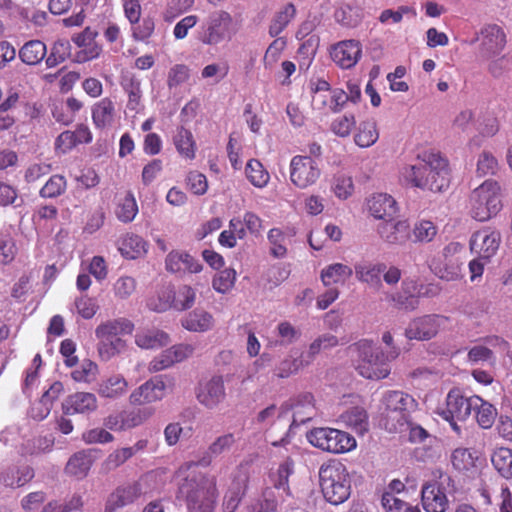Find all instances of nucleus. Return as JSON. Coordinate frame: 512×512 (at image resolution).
<instances>
[{"label":"nucleus","mask_w":512,"mask_h":512,"mask_svg":"<svg viewBox=\"0 0 512 512\" xmlns=\"http://www.w3.org/2000/svg\"><path fill=\"white\" fill-rule=\"evenodd\" d=\"M187 186L193 194L203 195L207 192L208 181L203 173L190 171L187 175Z\"/></svg>","instance_id":"63"},{"label":"nucleus","mask_w":512,"mask_h":512,"mask_svg":"<svg viewBox=\"0 0 512 512\" xmlns=\"http://www.w3.org/2000/svg\"><path fill=\"white\" fill-rule=\"evenodd\" d=\"M340 418L347 427H350L361 435L368 431L369 417L367 411L363 407H351L342 413Z\"/></svg>","instance_id":"32"},{"label":"nucleus","mask_w":512,"mask_h":512,"mask_svg":"<svg viewBox=\"0 0 512 512\" xmlns=\"http://www.w3.org/2000/svg\"><path fill=\"white\" fill-rule=\"evenodd\" d=\"M382 402L385 406V427L390 432L402 431L410 426V413L417 407L416 400L403 391H388Z\"/></svg>","instance_id":"7"},{"label":"nucleus","mask_w":512,"mask_h":512,"mask_svg":"<svg viewBox=\"0 0 512 512\" xmlns=\"http://www.w3.org/2000/svg\"><path fill=\"white\" fill-rule=\"evenodd\" d=\"M115 213L121 222L129 223L134 220L138 213V206L132 193H127V195L119 202Z\"/></svg>","instance_id":"47"},{"label":"nucleus","mask_w":512,"mask_h":512,"mask_svg":"<svg viewBox=\"0 0 512 512\" xmlns=\"http://www.w3.org/2000/svg\"><path fill=\"white\" fill-rule=\"evenodd\" d=\"M119 251L127 259H137L147 252V243L139 235L126 234L120 241Z\"/></svg>","instance_id":"34"},{"label":"nucleus","mask_w":512,"mask_h":512,"mask_svg":"<svg viewBox=\"0 0 512 512\" xmlns=\"http://www.w3.org/2000/svg\"><path fill=\"white\" fill-rule=\"evenodd\" d=\"M379 139V130L374 119L361 121L354 134V142L361 148L374 145Z\"/></svg>","instance_id":"33"},{"label":"nucleus","mask_w":512,"mask_h":512,"mask_svg":"<svg viewBox=\"0 0 512 512\" xmlns=\"http://www.w3.org/2000/svg\"><path fill=\"white\" fill-rule=\"evenodd\" d=\"M121 85L128 95L127 108L132 111H137L141 106L142 99L140 80L134 75L125 76Z\"/></svg>","instance_id":"41"},{"label":"nucleus","mask_w":512,"mask_h":512,"mask_svg":"<svg viewBox=\"0 0 512 512\" xmlns=\"http://www.w3.org/2000/svg\"><path fill=\"white\" fill-rule=\"evenodd\" d=\"M389 299L397 309L404 311H413L419 306V300L416 299L415 295H407L402 291L391 294Z\"/></svg>","instance_id":"64"},{"label":"nucleus","mask_w":512,"mask_h":512,"mask_svg":"<svg viewBox=\"0 0 512 512\" xmlns=\"http://www.w3.org/2000/svg\"><path fill=\"white\" fill-rule=\"evenodd\" d=\"M155 30L154 19L150 16L144 17L139 20L137 24H131L132 37L136 41L148 40Z\"/></svg>","instance_id":"52"},{"label":"nucleus","mask_w":512,"mask_h":512,"mask_svg":"<svg viewBox=\"0 0 512 512\" xmlns=\"http://www.w3.org/2000/svg\"><path fill=\"white\" fill-rule=\"evenodd\" d=\"M98 407L95 394L90 392H76L69 395L62 404L63 413L66 415L88 414Z\"/></svg>","instance_id":"22"},{"label":"nucleus","mask_w":512,"mask_h":512,"mask_svg":"<svg viewBox=\"0 0 512 512\" xmlns=\"http://www.w3.org/2000/svg\"><path fill=\"white\" fill-rule=\"evenodd\" d=\"M324 498L333 505L345 502L351 493V480L346 466L338 460L324 463L319 469Z\"/></svg>","instance_id":"4"},{"label":"nucleus","mask_w":512,"mask_h":512,"mask_svg":"<svg viewBox=\"0 0 512 512\" xmlns=\"http://www.w3.org/2000/svg\"><path fill=\"white\" fill-rule=\"evenodd\" d=\"M232 21L231 15L226 11L220 10L212 13L207 22L203 42L215 45L223 41L229 33Z\"/></svg>","instance_id":"19"},{"label":"nucleus","mask_w":512,"mask_h":512,"mask_svg":"<svg viewBox=\"0 0 512 512\" xmlns=\"http://www.w3.org/2000/svg\"><path fill=\"white\" fill-rule=\"evenodd\" d=\"M438 233L437 226L430 220H419L414 224L410 235L413 237L414 242L418 243H429L431 242Z\"/></svg>","instance_id":"45"},{"label":"nucleus","mask_w":512,"mask_h":512,"mask_svg":"<svg viewBox=\"0 0 512 512\" xmlns=\"http://www.w3.org/2000/svg\"><path fill=\"white\" fill-rule=\"evenodd\" d=\"M176 381L169 374L155 376L137 387L129 395L131 405L150 404L162 400L168 391H173Z\"/></svg>","instance_id":"10"},{"label":"nucleus","mask_w":512,"mask_h":512,"mask_svg":"<svg viewBox=\"0 0 512 512\" xmlns=\"http://www.w3.org/2000/svg\"><path fill=\"white\" fill-rule=\"evenodd\" d=\"M353 274L350 266L342 263H333L321 271V280L324 286L344 284Z\"/></svg>","instance_id":"35"},{"label":"nucleus","mask_w":512,"mask_h":512,"mask_svg":"<svg viewBox=\"0 0 512 512\" xmlns=\"http://www.w3.org/2000/svg\"><path fill=\"white\" fill-rule=\"evenodd\" d=\"M67 187V182L62 175H53L40 189L39 194L43 198H56L62 195Z\"/></svg>","instance_id":"49"},{"label":"nucleus","mask_w":512,"mask_h":512,"mask_svg":"<svg viewBox=\"0 0 512 512\" xmlns=\"http://www.w3.org/2000/svg\"><path fill=\"white\" fill-rule=\"evenodd\" d=\"M472 410L475 411L476 421L481 428L489 429L493 426L497 416V410L492 404L478 396L477 406H473Z\"/></svg>","instance_id":"44"},{"label":"nucleus","mask_w":512,"mask_h":512,"mask_svg":"<svg viewBox=\"0 0 512 512\" xmlns=\"http://www.w3.org/2000/svg\"><path fill=\"white\" fill-rule=\"evenodd\" d=\"M172 140L176 151L182 158L190 161L195 159L197 144L189 129L184 126L177 127Z\"/></svg>","instance_id":"26"},{"label":"nucleus","mask_w":512,"mask_h":512,"mask_svg":"<svg viewBox=\"0 0 512 512\" xmlns=\"http://www.w3.org/2000/svg\"><path fill=\"white\" fill-rule=\"evenodd\" d=\"M355 123L356 121L353 114H345L332 121L331 131L335 135L345 138L350 135Z\"/></svg>","instance_id":"59"},{"label":"nucleus","mask_w":512,"mask_h":512,"mask_svg":"<svg viewBox=\"0 0 512 512\" xmlns=\"http://www.w3.org/2000/svg\"><path fill=\"white\" fill-rule=\"evenodd\" d=\"M169 342V335L157 328L141 329L135 335V344L141 349H159Z\"/></svg>","instance_id":"28"},{"label":"nucleus","mask_w":512,"mask_h":512,"mask_svg":"<svg viewBox=\"0 0 512 512\" xmlns=\"http://www.w3.org/2000/svg\"><path fill=\"white\" fill-rule=\"evenodd\" d=\"M430 268L436 276L446 281H455L462 276L458 258L436 257L431 261Z\"/></svg>","instance_id":"27"},{"label":"nucleus","mask_w":512,"mask_h":512,"mask_svg":"<svg viewBox=\"0 0 512 512\" xmlns=\"http://www.w3.org/2000/svg\"><path fill=\"white\" fill-rule=\"evenodd\" d=\"M289 171L291 183L299 189H306L316 184L321 176L318 162L308 155L292 157Z\"/></svg>","instance_id":"13"},{"label":"nucleus","mask_w":512,"mask_h":512,"mask_svg":"<svg viewBox=\"0 0 512 512\" xmlns=\"http://www.w3.org/2000/svg\"><path fill=\"white\" fill-rule=\"evenodd\" d=\"M98 371L99 368L95 362L85 360L79 368L71 372V377L76 382L91 383L95 381Z\"/></svg>","instance_id":"51"},{"label":"nucleus","mask_w":512,"mask_h":512,"mask_svg":"<svg viewBox=\"0 0 512 512\" xmlns=\"http://www.w3.org/2000/svg\"><path fill=\"white\" fill-rule=\"evenodd\" d=\"M236 272L234 269H224L220 271L213 279V288L220 293H226L235 284Z\"/></svg>","instance_id":"55"},{"label":"nucleus","mask_w":512,"mask_h":512,"mask_svg":"<svg viewBox=\"0 0 512 512\" xmlns=\"http://www.w3.org/2000/svg\"><path fill=\"white\" fill-rule=\"evenodd\" d=\"M34 475V469L29 465L10 466L0 473V483L11 488L23 487Z\"/></svg>","instance_id":"25"},{"label":"nucleus","mask_w":512,"mask_h":512,"mask_svg":"<svg viewBox=\"0 0 512 512\" xmlns=\"http://www.w3.org/2000/svg\"><path fill=\"white\" fill-rule=\"evenodd\" d=\"M249 482V474L243 466L237 467L232 475L231 482L224 494L223 512H235L246 493Z\"/></svg>","instance_id":"15"},{"label":"nucleus","mask_w":512,"mask_h":512,"mask_svg":"<svg viewBox=\"0 0 512 512\" xmlns=\"http://www.w3.org/2000/svg\"><path fill=\"white\" fill-rule=\"evenodd\" d=\"M491 462L496 471L505 479H512V449L498 447L491 455Z\"/></svg>","instance_id":"39"},{"label":"nucleus","mask_w":512,"mask_h":512,"mask_svg":"<svg viewBox=\"0 0 512 512\" xmlns=\"http://www.w3.org/2000/svg\"><path fill=\"white\" fill-rule=\"evenodd\" d=\"M450 323V318L442 314H426L413 318L405 329L409 340L429 341L444 330Z\"/></svg>","instance_id":"11"},{"label":"nucleus","mask_w":512,"mask_h":512,"mask_svg":"<svg viewBox=\"0 0 512 512\" xmlns=\"http://www.w3.org/2000/svg\"><path fill=\"white\" fill-rule=\"evenodd\" d=\"M129 389V382L121 373H112L103 377L97 384L96 392L104 399L118 400L124 397Z\"/></svg>","instance_id":"21"},{"label":"nucleus","mask_w":512,"mask_h":512,"mask_svg":"<svg viewBox=\"0 0 512 512\" xmlns=\"http://www.w3.org/2000/svg\"><path fill=\"white\" fill-rule=\"evenodd\" d=\"M331 59L342 69L354 67L362 56V46L357 40H343L331 46Z\"/></svg>","instance_id":"18"},{"label":"nucleus","mask_w":512,"mask_h":512,"mask_svg":"<svg viewBox=\"0 0 512 512\" xmlns=\"http://www.w3.org/2000/svg\"><path fill=\"white\" fill-rule=\"evenodd\" d=\"M479 54L483 59L499 56L506 46V34L497 24H487L481 28L479 36Z\"/></svg>","instance_id":"14"},{"label":"nucleus","mask_w":512,"mask_h":512,"mask_svg":"<svg viewBox=\"0 0 512 512\" xmlns=\"http://www.w3.org/2000/svg\"><path fill=\"white\" fill-rule=\"evenodd\" d=\"M339 344L338 338L330 333L322 334L317 337L309 346V354L315 356L322 350L336 347Z\"/></svg>","instance_id":"61"},{"label":"nucleus","mask_w":512,"mask_h":512,"mask_svg":"<svg viewBox=\"0 0 512 512\" xmlns=\"http://www.w3.org/2000/svg\"><path fill=\"white\" fill-rule=\"evenodd\" d=\"M478 396L466 397L458 388L451 389L447 396L445 406L439 408L437 413L445 421L449 422L452 430L457 434H461V427L457 421H465L473 406H477Z\"/></svg>","instance_id":"9"},{"label":"nucleus","mask_w":512,"mask_h":512,"mask_svg":"<svg viewBox=\"0 0 512 512\" xmlns=\"http://www.w3.org/2000/svg\"><path fill=\"white\" fill-rule=\"evenodd\" d=\"M196 300V293L194 289L188 285L180 286L175 291L172 306L179 311H184L191 308Z\"/></svg>","instance_id":"48"},{"label":"nucleus","mask_w":512,"mask_h":512,"mask_svg":"<svg viewBox=\"0 0 512 512\" xmlns=\"http://www.w3.org/2000/svg\"><path fill=\"white\" fill-rule=\"evenodd\" d=\"M190 76L189 68L184 64H176L170 68L168 73L167 85L168 87L174 88L185 83Z\"/></svg>","instance_id":"62"},{"label":"nucleus","mask_w":512,"mask_h":512,"mask_svg":"<svg viewBox=\"0 0 512 512\" xmlns=\"http://www.w3.org/2000/svg\"><path fill=\"white\" fill-rule=\"evenodd\" d=\"M71 54V45L68 40H57L51 47L46 57V65L49 68L56 67L63 63Z\"/></svg>","instance_id":"46"},{"label":"nucleus","mask_w":512,"mask_h":512,"mask_svg":"<svg viewBox=\"0 0 512 512\" xmlns=\"http://www.w3.org/2000/svg\"><path fill=\"white\" fill-rule=\"evenodd\" d=\"M18 253V248L13 237L8 233H0V264L12 263Z\"/></svg>","instance_id":"50"},{"label":"nucleus","mask_w":512,"mask_h":512,"mask_svg":"<svg viewBox=\"0 0 512 512\" xmlns=\"http://www.w3.org/2000/svg\"><path fill=\"white\" fill-rule=\"evenodd\" d=\"M293 424L300 425L310 421L315 415L314 397L311 393L300 394L291 404Z\"/></svg>","instance_id":"29"},{"label":"nucleus","mask_w":512,"mask_h":512,"mask_svg":"<svg viewBox=\"0 0 512 512\" xmlns=\"http://www.w3.org/2000/svg\"><path fill=\"white\" fill-rule=\"evenodd\" d=\"M46 55V45L40 40H30L19 50V57L21 61L27 65H36L40 63Z\"/></svg>","instance_id":"37"},{"label":"nucleus","mask_w":512,"mask_h":512,"mask_svg":"<svg viewBox=\"0 0 512 512\" xmlns=\"http://www.w3.org/2000/svg\"><path fill=\"white\" fill-rule=\"evenodd\" d=\"M296 15V8L294 4H286L280 11H278L269 26V34L271 37L278 36L294 19Z\"/></svg>","instance_id":"43"},{"label":"nucleus","mask_w":512,"mask_h":512,"mask_svg":"<svg viewBox=\"0 0 512 512\" xmlns=\"http://www.w3.org/2000/svg\"><path fill=\"white\" fill-rule=\"evenodd\" d=\"M245 174L248 181L258 188L265 187L270 180L269 172L258 159H250L247 162Z\"/></svg>","instance_id":"42"},{"label":"nucleus","mask_w":512,"mask_h":512,"mask_svg":"<svg viewBox=\"0 0 512 512\" xmlns=\"http://www.w3.org/2000/svg\"><path fill=\"white\" fill-rule=\"evenodd\" d=\"M500 243V233L489 228L474 232L469 241L471 252L489 261L496 255Z\"/></svg>","instance_id":"16"},{"label":"nucleus","mask_w":512,"mask_h":512,"mask_svg":"<svg viewBox=\"0 0 512 512\" xmlns=\"http://www.w3.org/2000/svg\"><path fill=\"white\" fill-rule=\"evenodd\" d=\"M294 462L291 458L285 459L278 467L273 480L274 486L277 489H283L285 492H289V477L293 473Z\"/></svg>","instance_id":"53"},{"label":"nucleus","mask_w":512,"mask_h":512,"mask_svg":"<svg viewBox=\"0 0 512 512\" xmlns=\"http://www.w3.org/2000/svg\"><path fill=\"white\" fill-rule=\"evenodd\" d=\"M501 186L495 180H485L470 196V214L477 221L485 222L496 216L503 207Z\"/></svg>","instance_id":"6"},{"label":"nucleus","mask_w":512,"mask_h":512,"mask_svg":"<svg viewBox=\"0 0 512 512\" xmlns=\"http://www.w3.org/2000/svg\"><path fill=\"white\" fill-rule=\"evenodd\" d=\"M451 482L448 474H440L438 479L422 486L421 503L426 512H446L449 507L447 493Z\"/></svg>","instance_id":"12"},{"label":"nucleus","mask_w":512,"mask_h":512,"mask_svg":"<svg viewBox=\"0 0 512 512\" xmlns=\"http://www.w3.org/2000/svg\"><path fill=\"white\" fill-rule=\"evenodd\" d=\"M213 316L203 310H194L182 320V326L192 332H205L212 328Z\"/></svg>","instance_id":"36"},{"label":"nucleus","mask_w":512,"mask_h":512,"mask_svg":"<svg viewBox=\"0 0 512 512\" xmlns=\"http://www.w3.org/2000/svg\"><path fill=\"white\" fill-rule=\"evenodd\" d=\"M287 45V41L283 37L276 38L268 46L264 57L263 63L265 67H272L279 59Z\"/></svg>","instance_id":"57"},{"label":"nucleus","mask_w":512,"mask_h":512,"mask_svg":"<svg viewBox=\"0 0 512 512\" xmlns=\"http://www.w3.org/2000/svg\"><path fill=\"white\" fill-rule=\"evenodd\" d=\"M133 330L134 324L126 318L107 320L99 324L95 329L99 358L107 362L125 352L127 342L120 336L124 334L130 335Z\"/></svg>","instance_id":"3"},{"label":"nucleus","mask_w":512,"mask_h":512,"mask_svg":"<svg viewBox=\"0 0 512 512\" xmlns=\"http://www.w3.org/2000/svg\"><path fill=\"white\" fill-rule=\"evenodd\" d=\"M368 209L376 219L393 220L398 212L395 199L386 193H376L368 199Z\"/></svg>","instance_id":"23"},{"label":"nucleus","mask_w":512,"mask_h":512,"mask_svg":"<svg viewBox=\"0 0 512 512\" xmlns=\"http://www.w3.org/2000/svg\"><path fill=\"white\" fill-rule=\"evenodd\" d=\"M358 281L374 287H382L381 275L386 270V264L358 263L354 267Z\"/></svg>","instance_id":"30"},{"label":"nucleus","mask_w":512,"mask_h":512,"mask_svg":"<svg viewBox=\"0 0 512 512\" xmlns=\"http://www.w3.org/2000/svg\"><path fill=\"white\" fill-rule=\"evenodd\" d=\"M236 443V437L233 433H226L217 437L208 447L209 454L219 456L224 452L230 451Z\"/></svg>","instance_id":"58"},{"label":"nucleus","mask_w":512,"mask_h":512,"mask_svg":"<svg viewBox=\"0 0 512 512\" xmlns=\"http://www.w3.org/2000/svg\"><path fill=\"white\" fill-rule=\"evenodd\" d=\"M177 498L186 503L188 512H214L219 496L214 475L198 470L196 462H185L175 472Z\"/></svg>","instance_id":"1"},{"label":"nucleus","mask_w":512,"mask_h":512,"mask_svg":"<svg viewBox=\"0 0 512 512\" xmlns=\"http://www.w3.org/2000/svg\"><path fill=\"white\" fill-rule=\"evenodd\" d=\"M93 460L90 453L86 451H80L75 453L68 461L65 467V471L67 474L74 476L78 479L84 478L91 466Z\"/></svg>","instance_id":"38"},{"label":"nucleus","mask_w":512,"mask_h":512,"mask_svg":"<svg viewBox=\"0 0 512 512\" xmlns=\"http://www.w3.org/2000/svg\"><path fill=\"white\" fill-rule=\"evenodd\" d=\"M137 288L136 280L131 276H121L113 284V291L116 298L124 300L129 298Z\"/></svg>","instance_id":"54"},{"label":"nucleus","mask_w":512,"mask_h":512,"mask_svg":"<svg viewBox=\"0 0 512 512\" xmlns=\"http://www.w3.org/2000/svg\"><path fill=\"white\" fill-rule=\"evenodd\" d=\"M197 400L206 408L217 407L226 397L224 379L221 375H214L210 379L199 383Z\"/></svg>","instance_id":"17"},{"label":"nucleus","mask_w":512,"mask_h":512,"mask_svg":"<svg viewBox=\"0 0 512 512\" xmlns=\"http://www.w3.org/2000/svg\"><path fill=\"white\" fill-rule=\"evenodd\" d=\"M307 439L314 447L334 454L346 453L356 448V440L352 435L329 427L310 430Z\"/></svg>","instance_id":"8"},{"label":"nucleus","mask_w":512,"mask_h":512,"mask_svg":"<svg viewBox=\"0 0 512 512\" xmlns=\"http://www.w3.org/2000/svg\"><path fill=\"white\" fill-rule=\"evenodd\" d=\"M300 366L301 361L297 358L286 357L275 366L273 376L279 379L288 378L297 373Z\"/></svg>","instance_id":"56"},{"label":"nucleus","mask_w":512,"mask_h":512,"mask_svg":"<svg viewBox=\"0 0 512 512\" xmlns=\"http://www.w3.org/2000/svg\"><path fill=\"white\" fill-rule=\"evenodd\" d=\"M165 268L174 274H196L202 271L203 265L185 251L172 250L165 258Z\"/></svg>","instance_id":"20"},{"label":"nucleus","mask_w":512,"mask_h":512,"mask_svg":"<svg viewBox=\"0 0 512 512\" xmlns=\"http://www.w3.org/2000/svg\"><path fill=\"white\" fill-rule=\"evenodd\" d=\"M268 241L271 244L270 253L275 258H283L287 249L284 245L285 236L278 228H273L268 232Z\"/></svg>","instance_id":"60"},{"label":"nucleus","mask_w":512,"mask_h":512,"mask_svg":"<svg viewBox=\"0 0 512 512\" xmlns=\"http://www.w3.org/2000/svg\"><path fill=\"white\" fill-rule=\"evenodd\" d=\"M478 456L469 448H456L451 454V463L459 472H468L476 467Z\"/></svg>","instance_id":"40"},{"label":"nucleus","mask_w":512,"mask_h":512,"mask_svg":"<svg viewBox=\"0 0 512 512\" xmlns=\"http://www.w3.org/2000/svg\"><path fill=\"white\" fill-rule=\"evenodd\" d=\"M378 232L390 244H404L410 237V226L407 221L386 220L378 227Z\"/></svg>","instance_id":"24"},{"label":"nucleus","mask_w":512,"mask_h":512,"mask_svg":"<svg viewBox=\"0 0 512 512\" xmlns=\"http://www.w3.org/2000/svg\"><path fill=\"white\" fill-rule=\"evenodd\" d=\"M402 175L413 187L432 192H441L450 184L448 161L435 151H425L418 155L417 162L405 166Z\"/></svg>","instance_id":"2"},{"label":"nucleus","mask_w":512,"mask_h":512,"mask_svg":"<svg viewBox=\"0 0 512 512\" xmlns=\"http://www.w3.org/2000/svg\"><path fill=\"white\" fill-rule=\"evenodd\" d=\"M115 116V103L108 97L102 98L92 107V120L97 128L102 129L112 125Z\"/></svg>","instance_id":"31"},{"label":"nucleus","mask_w":512,"mask_h":512,"mask_svg":"<svg viewBox=\"0 0 512 512\" xmlns=\"http://www.w3.org/2000/svg\"><path fill=\"white\" fill-rule=\"evenodd\" d=\"M356 352L358 359L356 369L358 373L370 380H380L390 374L388 356L369 340H360L349 347Z\"/></svg>","instance_id":"5"}]
</instances>
